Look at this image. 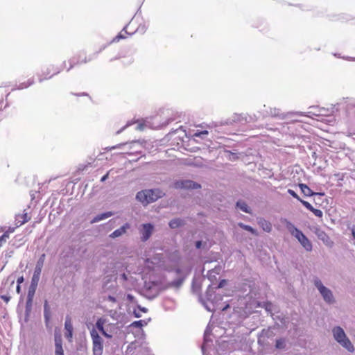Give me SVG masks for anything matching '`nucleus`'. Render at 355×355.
I'll return each instance as SVG.
<instances>
[{"label":"nucleus","mask_w":355,"mask_h":355,"mask_svg":"<svg viewBox=\"0 0 355 355\" xmlns=\"http://www.w3.org/2000/svg\"><path fill=\"white\" fill-rule=\"evenodd\" d=\"M286 228L291 234L295 236L306 251H311L312 244L309 239L303 234V232L294 226L290 221L286 219L284 220Z\"/></svg>","instance_id":"nucleus-1"},{"label":"nucleus","mask_w":355,"mask_h":355,"mask_svg":"<svg viewBox=\"0 0 355 355\" xmlns=\"http://www.w3.org/2000/svg\"><path fill=\"white\" fill-rule=\"evenodd\" d=\"M162 192L159 189L144 190L137 193L136 198L144 205L156 201L162 196Z\"/></svg>","instance_id":"nucleus-2"},{"label":"nucleus","mask_w":355,"mask_h":355,"mask_svg":"<svg viewBox=\"0 0 355 355\" xmlns=\"http://www.w3.org/2000/svg\"><path fill=\"white\" fill-rule=\"evenodd\" d=\"M334 338L349 352L354 351V346L350 340L346 337V335L342 328L336 327L333 329Z\"/></svg>","instance_id":"nucleus-3"},{"label":"nucleus","mask_w":355,"mask_h":355,"mask_svg":"<svg viewBox=\"0 0 355 355\" xmlns=\"http://www.w3.org/2000/svg\"><path fill=\"white\" fill-rule=\"evenodd\" d=\"M91 337L92 339L94 355H102L103 349V340L94 329L91 331Z\"/></svg>","instance_id":"nucleus-4"},{"label":"nucleus","mask_w":355,"mask_h":355,"mask_svg":"<svg viewBox=\"0 0 355 355\" xmlns=\"http://www.w3.org/2000/svg\"><path fill=\"white\" fill-rule=\"evenodd\" d=\"M315 285L319 290L320 293L322 295L324 300L328 302L331 303L334 302V297L331 291L326 288L323 284H322L321 281L319 279H317L315 281Z\"/></svg>","instance_id":"nucleus-5"},{"label":"nucleus","mask_w":355,"mask_h":355,"mask_svg":"<svg viewBox=\"0 0 355 355\" xmlns=\"http://www.w3.org/2000/svg\"><path fill=\"white\" fill-rule=\"evenodd\" d=\"M45 257H46L45 254H42L40 256V257L39 258V259L37 262L35 268V271H34V274H33V282L38 281L40 274H41V272H42V267L44 266Z\"/></svg>","instance_id":"nucleus-6"},{"label":"nucleus","mask_w":355,"mask_h":355,"mask_svg":"<svg viewBox=\"0 0 355 355\" xmlns=\"http://www.w3.org/2000/svg\"><path fill=\"white\" fill-rule=\"evenodd\" d=\"M132 21H131L112 40V42H119L121 39H125L129 35H132V33L128 32V29L132 25Z\"/></svg>","instance_id":"nucleus-7"},{"label":"nucleus","mask_w":355,"mask_h":355,"mask_svg":"<svg viewBox=\"0 0 355 355\" xmlns=\"http://www.w3.org/2000/svg\"><path fill=\"white\" fill-rule=\"evenodd\" d=\"M175 187L184 189H198L200 188V185L191 180H185L176 182Z\"/></svg>","instance_id":"nucleus-8"},{"label":"nucleus","mask_w":355,"mask_h":355,"mask_svg":"<svg viewBox=\"0 0 355 355\" xmlns=\"http://www.w3.org/2000/svg\"><path fill=\"white\" fill-rule=\"evenodd\" d=\"M153 226L151 224L147 223L143 225L141 230V240L143 241H147L152 234Z\"/></svg>","instance_id":"nucleus-9"},{"label":"nucleus","mask_w":355,"mask_h":355,"mask_svg":"<svg viewBox=\"0 0 355 355\" xmlns=\"http://www.w3.org/2000/svg\"><path fill=\"white\" fill-rule=\"evenodd\" d=\"M64 329H65V337L69 340L71 341L73 336V325L71 322V319L70 317L67 316L66 318L65 323H64Z\"/></svg>","instance_id":"nucleus-10"},{"label":"nucleus","mask_w":355,"mask_h":355,"mask_svg":"<svg viewBox=\"0 0 355 355\" xmlns=\"http://www.w3.org/2000/svg\"><path fill=\"white\" fill-rule=\"evenodd\" d=\"M30 220L31 216H29L27 213L17 214L15 216V225L16 227H20Z\"/></svg>","instance_id":"nucleus-11"},{"label":"nucleus","mask_w":355,"mask_h":355,"mask_svg":"<svg viewBox=\"0 0 355 355\" xmlns=\"http://www.w3.org/2000/svg\"><path fill=\"white\" fill-rule=\"evenodd\" d=\"M257 223L264 232H270L272 231V224L268 220L260 218L258 219Z\"/></svg>","instance_id":"nucleus-12"},{"label":"nucleus","mask_w":355,"mask_h":355,"mask_svg":"<svg viewBox=\"0 0 355 355\" xmlns=\"http://www.w3.org/2000/svg\"><path fill=\"white\" fill-rule=\"evenodd\" d=\"M55 355H64V351L62 346V339L60 335H55Z\"/></svg>","instance_id":"nucleus-13"},{"label":"nucleus","mask_w":355,"mask_h":355,"mask_svg":"<svg viewBox=\"0 0 355 355\" xmlns=\"http://www.w3.org/2000/svg\"><path fill=\"white\" fill-rule=\"evenodd\" d=\"M60 72V70L58 69H54L53 67L50 68H46V71L43 72L44 78H41L40 80L42 81L43 80H46L49 78H51L53 76L58 74Z\"/></svg>","instance_id":"nucleus-14"},{"label":"nucleus","mask_w":355,"mask_h":355,"mask_svg":"<svg viewBox=\"0 0 355 355\" xmlns=\"http://www.w3.org/2000/svg\"><path fill=\"white\" fill-rule=\"evenodd\" d=\"M106 320L105 319H103L102 318H98L96 323V328L102 333V334L107 337V338H111L112 336L108 334L105 330H104V324L105 323Z\"/></svg>","instance_id":"nucleus-15"},{"label":"nucleus","mask_w":355,"mask_h":355,"mask_svg":"<svg viewBox=\"0 0 355 355\" xmlns=\"http://www.w3.org/2000/svg\"><path fill=\"white\" fill-rule=\"evenodd\" d=\"M130 227V225L128 223H125L124 225H123L122 227H121L120 228L114 230L111 234H110V237L112 238H116V237H119L120 236H121L122 234H123L124 233H125L126 230Z\"/></svg>","instance_id":"nucleus-16"},{"label":"nucleus","mask_w":355,"mask_h":355,"mask_svg":"<svg viewBox=\"0 0 355 355\" xmlns=\"http://www.w3.org/2000/svg\"><path fill=\"white\" fill-rule=\"evenodd\" d=\"M299 187L306 196H312L316 194L305 184H299Z\"/></svg>","instance_id":"nucleus-17"},{"label":"nucleus","mask_w":355,"mask_h":355,"mask_svg":"<svg viewBox=\"0 0 355 355\" xmlns=\"http://www.w3.org/2000/svg\"><path fill=\"white\" fill-rule=\"evenodd\" d=\"M236 206L243 211L245 213H250V209L248 206V205L242 200H239L236 202Z\"/></svg>","instance_id":"nucleus-18"},{"label":"nucleus","mask_w":355,"mask_h":355,"mask_svg":"<svg viewBox=\"0 0 355 355\" xmlns=\"http://www.w3.org/2000/svg\"><path fill=\"white\" fill-rule=\"evenodd\" d=\"M183 225V221L179 218H175L170 221L169 226L171 228H177Z\"/></svg>","instance_id":"nucleus-19"},{"label":"nucleus","mask_w":355,"mask_h":355,"mask_svg":"<svg viewBox=\"0 0 355 355\" xmlns=\"http://www.w3.org/2000/svg\"><path fill=\"white\" fill-rule=\"evenodd\" d=\"M112 216V213L111 212H107V213H104V214H101L100 215H98L96 216L92 220V223H96V222H98L101 220H103V219H105L110 216Z\"/></svg>","instance_id":"nucleus-20"},{"label":"nucleus","mask_w":355,"mask_h":355,"mask_svg":"<svg viewBox=\"0 0 355 355\" xmlns=\"http://www.w3.org/2000/svg\"><path fill=\"white\" fill-rule=\"evenodd\" d=\"M239 225L242 229H243V230H245L246 231H248V232H251L253 234H255V235L257 234V231L254 228H252L251 226H250V225H245V224L241 223H239Z\"/></svg>","instance_id":"nucleus-21"},{"label":"nucleus","mask_w":355,"mask_h":355,"mask_svg":"<svg viewBox=\"0 0 355 355\" xmlns=\"http://www.w3.org/2000/svg\"><path fill=\"white\" fill-rule=\"evenodd\" d=\"M313 114L317 116L327 115L328 110L324 108L319 109L318 110L311 112Z\"/></svg>","instance_id":"nucleus-22"},{"label":"nucleus","mask_w":355,"mask_h":355,"mask_svg":"<svg viewBox=\"0 0 355 355\" xmlns=\"http://www.w3.org/2000/svg\"><path fill=\"white\" fill-rule=\"evenodd\" d=\"M285 340L284 339H278L276 340L275 347L277 349H284L285 347Z\"/></svg>","instance_id":"nucleus-23"},{"label":"nucleus","mask_w":355,"mask_h":355,"mask_svg":"<svg viewBox=\"0 0 355 355\" xmlns=\"http://www.w3.org/2000/svg\"><path fill=\"white\" fill-rule=\"evenodd\" d=\"M299 201L309 211H311L312 209H313V207L307 201H305L300 198Z\"/></svg>","instance_id":"nucleus-24"},{"label":"nucleus","mask_w":355,"mask_h":355,"mask_svg":"<svg viewBox=\"0 0 355 355\" xmlns=\"http://www.w3.org/2000/svg\"><path fill=\"white\" fill-rule=\"evenodd\" d=\"M299 201L309 211H311L312 209H313V207L307 201H305L300 198Z\"/></svg>","instance_id":"nucleus-25"},{"label":"nucleus","mask_w":355,"mask_h":355,"mask_svg":"<svg viewBox=\"0 0 355 355\" xmlns=\"http://www.w3.org/2000/svg\"><path fill=\"white\" fill-rule=\"evenodd\" d=\"M8 239H9V236L4 232L3 235L0 236V247H1L3 243H6Z\"/></svg>","instance_id":"nucleus-26"},{"label":"nucleus","mask_w":355,"mask_h":355,"mask_svg":"<svg viewBox=\"0 0 355 355\" xmlns=\"http://www.w3.org/2000/svg\"><path fill=\"white\" fill-rule=\"evenodd\" d=\"M311 212H313V214L318 218H322L323 216V213L320 209L313 207V209L311 210Z\"/></svg>","instance_id":"nucleus-27"},{"label":"nucleus","mask_w":355,"mask_h":355,"mask_svg":"<svg viewBox=\"0 0 355 355\" xmlns=\"http://www.w3.org/2000/svg\"><path fill=\"white\" fill-rule=\"evenodd\" d=\"M145 263H146V266H147L150 270H153V269H154V266H153V265H154V264H155V262L150 261V259H147L146 260ZM157 263V262H156V263Z\"/></svg>","instance_id":"nucleus-28"},{"label":"nucleus","mask_w":355,"mask_h":355,"mask_svg":"<svg viewBox=\"0 0 355 355\" xmlns=\"http://www.w3.org/2000/svg\"><path fill=\"white\" fill-rule=\"evenodd\" d=\"M208 135L207 130H203V131H197L196 133H194L193 136L196 137H200L202 135Z\"/></svg>","instance_id":"nucleus-29"},{"label":"nucleus","mask_w":355,"mask_h":355,"mask_svg":"<svg viewBox=\"0 0 355 355\" xmlns=\"http://www.w3.org/2000/svg\"><path fill=\"white\" fill-rule=\"evenodd\" d=\"M288 193L297 200H300V196L292 189H288Z\"/></svg>","instance_id":"nucleus-30"},{"label":"nucleus","mask_w":355,"mask_h":355,"mask_svg":"<svg viewBox=\"0 0 355 355\" xmlns=\"http://www.w3.org/2000/svg\"><path fill=\"white\" fill-rule=\"evenodd\" d=\"M17 227H9L4 232L6 233L9 236L10 234L13 233Z\"/></svg>","instance_id":"nucleus-31"},{"label":"nucleus","mask_w":355,"mask_h":355,"mask_svg":"<svg viewBox=\"0 0 355 355\" xmlns=\"http://www.w3.org/2000/svg\"><path fill=\"white\" fill-rule=\"evenodd\" d=\"M132 325L135 326V327H141L142 326V321L141 320H139V321H135L132 323Z\"/></svg>","instance_id":"nucleus-32"},{"label":"nucleus","mask_w":355,"mask_h":355,"mask_svg":"<svg viewBox=\"0 0 355 355\" xmlns=\"http://www.w3.org/2000/svg\"><path fill=\"white\" fill-rule=\"evenodd\" d=\"M110 171H109L105 175H103L101 179V182H104L105 181L107 178H108V176H109V174H110Z\"/></svg>","instance_id":"nucleus-33"},{"label":"nucleus","mask_w":355,"mask_h":355,"mask_svg":"<svg viewBox=\"0 0 355 355\" xmlns=\"http://www.w3.org/2000/svg\"><path fill=\"white\" fill-rule=\"evenodd\" d=\"M24 277H23L22 276H21V277H19L17 279V284H19V285H20V284H21V283H23V282H24Z\"/></svg>","instance_id":"nucleus-34"},{"label":"nucleus","mask_w":355,"mask_h":355,"mask_svg":"<svg viewBox=\"0 0 355 355\" xmlns=\"http://www.w3.org/2000/svg\"><path fill=\"white\" fill-rule=\"evenodd\" d=\"M201 245H202V242L200 241H196V248H198V249L200 248Z\"/></svg>","instance_id":"nucleus-35"},{"label":"nucleus","mask_w":355,"mask_h":355,"mask_svg":"<svg viewBox=\"0 0 355 355\" xmlns=\"http://www.w3.org/2000/svg\"><path fill=\"white\" fill-rule=\"evenodd\" d=\"M1 298L6 302H8L10 297H8V296H5V295H2L1 296Z\"/></svg>","instance_id":"nucleus-36"},{"label":"nucleus","mask_w":355,"mask_h":355,"mask_svg":"<svg viewBox=\"0 0 355 355\" xmlns=\"http://www.w3.org/2000/svg\"><path fill=\"white\" fill-rule=\"evenodd\" d=\"M225 283V280H222V281L219 283V284H218V287H219V288L223 287Z\"/></svg>","instance_id":"nucleus-37"},{"label":"nucleus","mask_w":355,"mask_h":355,"mask_svg":"<svg viewBox=\"0 0 355 355\" xmlns=\"http://www.w3.org/2000/svg\"><path fill=\"white\" fill-rule=\"evenodd\" d=\"M33 80H28V85H26L25 86V87H28V86H30V85H33Z\"/></svg>","instance_id":"nucleus-38"},{"label":"nucleus","mask_w":355,"mask_h":355,"mask_svg":"<svg viewBox=\"0 0 355 355\" xmlns=\"http://www.w3.org/2000/svg\"><path fill=\"white\" fill-rule=\"evenodd\" d=\"M16 291H17V292L18 293H20V291H21V287H20V285H19V284H17V288H16Z\"/></svg>","instance_id":"nucleus-39"},{"label":"nucleus","mask_w":355,"mask_h":355,"mask_svg":"<svg viewBox=\"0 0 355 355\" xmlns=\"http://www.w3.org/2000/svg\"><path fill=\"white\" fill-rule=\"evenodd\" d=\"M121 277L123 278V280H127V276L125 273H123L122 275H121Z\"/></svg>","instance_id":"nucleus-40"},{"label":"nucleus","mask_w":355,"mask_h":355,"mask_svg":"<svg viewBox=\"0 0 355 355\" xmlns=\"http://www.w3.org/2000/svg\"><path fill=\"white\" fill-rule=\"evenodd\" d=\"M352 235L355 237V228L352 230Z\"/></svg>","instance_id":"nucleus-41"},{"label":"nucleus","mask_w":355,"mask_h":355,"mask_svg":"<svg viewBox=\"0 0 355 355\" xmlns=\"http://www.w3.org/2000/svg\"><path fill=\"white\" fill-rule=\"evenodd\" d=\"M45 318H46V320H47L49 319V317H48V315L46 313H45Z\"/></svg>","instance_id":"nucleus-42"},{"label":"nucleus","mask_w":355,"mask_h":355,"mask_svg":"<svg viewBox=\"0 0 355 355\" xmlns=\"http://www.w3.org/2000/svg\"><path fill=\"white\" fill-rule=\"evenodd\" d=\"M44 306H45V309H46V307H47V302H45V305H44Z\"/></svg>","instance_id":"nucleus-43"},{"label":"nucleus","mask_w":355,"mask_h":355,"mask_svg":"<svg viewBox=\"0 0 355 355\" xmlns=\"http://www.w3.org/2000/svg\"><path fill=\"white\" fill-rule=\"evenodd\" d=\"M229 307V305H227L224 309H223V310H225L226 309H227Z\"/></svg>","instance_id":"nucleus-44"}]
</instances>
